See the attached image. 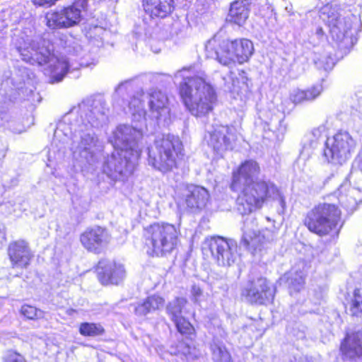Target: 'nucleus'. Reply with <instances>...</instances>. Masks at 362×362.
Here are the masks:
<instances>
[{
	"label": "nucleus",
	"mask_w": 362,
	"mask_h": 362,
	"mask_svg": "<svg viewBox=\"0 0 362 362\" xmlns=\"http://www.w3.org/2000/svg\"><path fill=\"white\" fill-rule=\"evenodd\" d=\"M259 171L258 163L249 160L233 173L230 187L233 191H240L236 199L238 211L242 215L249 214L261 209L266 202L275 200L284 212L286 209L284 197L272 182L257 179Z\"/></svg>",
	"instance_id": "obj_1"
},
{
	"label": "nucleus",
	"mask_w": 362,
	"mask_h": 362,
	"mask_svg": "<svg viewBox=\"0 0 362 362\" xmlns=\"http://www.w3.org/2000/svg\"><path fill=\"white\" fill-rule=\"evenodd\" d=\"M142 132L129 125H119L113 133L114 151L103 165V172L113 180H124L131 176L141 155L139 141Z\"/></svg>",
	"instance_id": "obj_2"
},
{
	"label": "nucleus",
	"mask_w": 362,
	"mask_h": 362,
	"mask_svg": "<svg viewBox=\"0 0 362 362\" xmlns=\"http://www.w3.org/2000/svg\"><path fill=\"white\" fill-rule=\"evenodd\" d=\"M179 89L182 102L192 115L205 116L213 110L217 95L204 71L184 78Z\"/></svg>",
	"instance_id": "obj_3"
},
{
	"label": "nucleus",
	"mask_w": 362,
	"mask_h": 362,
	"mask_svg": "<svg viewBox=\"0 0 362 362\" xmlns=\"http://www.w3.org/2000/svg\"><path fill=\"white\" fill-rule=\"evenodd\" d=\"M18 51L22 59L31 64H49L52 76L57 82L62 80L70 67L77 69V66H74L73 64L69 63L66 57L55 55L53 53V45L49 40L44 38L38 37L26 43L23 47H18Z\"/></svg>",
	"instance_id": "obj_4"
},
{
	"label": "nucleus",
	"mask_w": 362,
	"mask_h": 362,
	"mask_svg": "<svg viewBox=\"0 0 362 362\" xmlns=\"http://www.w3.org/2000/svg\"><path fill=\"white\" fill-rule=\"evenodd\" d=\"M206 57L216 59L221 64L230 66L237 61L247 62L254 52L253 43L247 39L220 40L213 37L205 45Z\"/></svg>",
	"instance_id": "obj_5"
},
{
	"label": "nucleus",
	"mask_w": 362,
	"mask_h": 362,
	"mask_svg": "<svg viewBox=\"0 0 362 362\" xmlns=\"http://www.w3.org/2000/svg\"><path fill=\"white\" fill-rule=\"evenodd\" d=\"M182 151V144L177 136H163L148 148V165L162 173H169L177 168V159Z\"/></svg>",
	"instance_id": "obj_6"
},
{
	"label": "nucleus",
	"mask_w": 362,
	"mask_h": 362,
	"mask_svg": "<svg viewBox=\"0 0 362 362\" xmlns=\"http://www.w3.org/2000/svg\"><path fill=\"white\" fill-rule=\"evenodd\" d=\"M180 230L173 224L154 223L145 229L144 237L148 252L163 257L173 252L179 241Z\"/></svg>",
	"instance_id": "obj_7"
},
{
	"label": "nucleus",
	"mask_w": 362,
	"mask_h": 362,
	"mask_svg": "<svg viewBox=\"0 0 362 362\" xmlns=\"http://www.w3.org/2000/svg\"><path fill=\"white\" fill-rule=\"evenodd\" d=\"M341 220V211L333 204H319L310 210L304 218L308 229L320 236L328 235Z\"/></svg>",
	"instance_id": "obj_8"
},
{
	"label": "nucleus",
	"mask_w": 362,
	"mask_h": 362,
	"mask_svg": "<svg viewBox=\"0 0 362 362\" xmlns=\"http://www.w3.org/2000/svg\"><path fill=\"white\" fill-rule=\"evenodd\" d=\"M66 122H61L58 124L55 131V136L60 132L64 134L67 137L72 134L76 136L80 135L81 141L77 147V151L80 156L84 158L89 164H93L95 161L96 151L98 150V138L93 132L90 129L92 127H85L81 125V122H76V124H71L69 132H65Z\"/></svg>",
	"instance_id": "obj_9"
},
{
	"label": "nucleus",
	"mask_w": 362,
	"mask_h": 362,
	"mask_svg": "<svg viewBox=\"0 0 362 362\" xmlns=\"http://www.w3.org/2000/svg\"><path fill=\"white\" fill-rule=\"evenodd\" d=\"M355 148L356 141L350 134L339 132L327 139L322 157L327 163L341 165L351 158Z\"/></svg>",
	"instance_id": "obj_10"
},
{
	"label": "nucleus",
	"mask_w": 362,
	"mask_h": 362,
	"mask_svg": "<svg viewBox=\"0 0 362 362\" xmlns=\"http://www.w3.org/2000/svg\"><path fill=\"white\" fill-rule=\"evenodd\" d=\"M241 244L254 251H261L265 246L273 242L276 237L274 229L267 228L259 230L256 219H247L243 228Z\"/></svg>",
	"instance_id": "obj_11"
},
{
	"label": "nucleus",
	"mask_w": 362,
	"mask_h": 362,
	"mask_svg": "<svg viewBox=\"0 0 362 362\" xmlns=\"http://www.w3.org/2000/svg\"><path fill=\"white\" fill-rule=\"evenodd\" d=\"M275 288L266 278L258 277L248 281L243 287L241 296L245 300L257 305H267L273 301Z\"/></svg>",
	"instance_id": "obj_12"
},
{
	"label": "nucleus",
	"mask_w": 362,
	"mask_h": 362,
	"mask_svg": "<svg viewBox=\"0 0 362 362\" xmlns=\"http://www.w3.org/2000/svg\"><path fill=\"white\" fill-rule=\"evenodd\" d=\"M108 111L105 102L102 98H88L78 105V114L81 125L98 127L106 120Z\"/></svg>",
	"instance_id": "obj_13"
},
{
	"label": "nucleus",
	"mask_w": 362,
	"mask_h": 362,
	"mask_svg": "<svg viewBox=\"0 0 362 362\" xmlns=\"http://www.w3.org/2000/svg\"><path fill=\"white\" fill-rule=\"evenodd\" d=\"M209 249L212 257L220 266H230L237 259V244L234 240L213 238L209 243Z\"/></svg>",
	"instance_id": "obj_14"
},
{
	"label": "nucleus",
	"mask_w": 362,
	"mask_h": 362,
	"mask_svg": "<svg viewBox=\"0 0 362 362\" xmlns=\"http://www.w3.org/2000/svg\"><path fill=\"white\" fill-rule=\"evenodd\" d=\"M79 8L70 5L59 11H50L45 15L46 25L50 29L73 27L81 20Z\"/></svg>",
	"instance_id": "obj_15"
},
{
	"label": "nucleus",
	"mask_w": 362,
	"mask_h": 362,
	"mask_svg": "<svg viewBox=\"0 0 362 362\" xmlns=\"http://www.w3.org/2000/svg\"><path fill=\"white\" fill-rule=\"evenodd\" d=\"M208 145L220 156L228 150H232L237 139L235 129L228 126H219L209 132L206 137Z\"/></svg>",
	"instance_id": "obj_16"
},
{
	"label": "nucleus",
	"mask_w": 362,
	"mask_h": 362,
	"mask_svg": "<svg viewBox=\"0 0 362 362\" xmlns=\"http://www.w3.org/2000/svg\"><path fill=\"white\" fill-rule=\"evenodd\" d=\"M111 240L108 230L100 226L86 229L80 236L82 245L89 252L95 254L102 252Z\"/></svg>",
	"instance_id": "obj_17"
},
{
	"label": "nucleus",
	"mask_w": 362,
	"mask_h": 362,
	"mask_svg": "<svg viewBox=\"0 0 362 362\" xmlns=\"http://www.w3.org/2000/svg\"><path fill=\"white\" fill-rule=\"evenodd\" d=\"M149 116L157 121L168 123L170 117L168 98L158 89H151L146 94Z\"/></svg>",
	"instance_id": "obj_18"
},
{
	"label": "nucleus",
	"mask_w": 362,
	"mask_h": 362,
	"mask_svg": "<svg viewBox=\"0 0 362 362\" xmlns=\"http://www.w3.org/2000/svg\"><path fill=\"white\" fill-rule=\"evenodd\" d=\"M98 279L105 286L118 285L126 276L123 264L112 260L102 259L97 267Z\"/></svg>",
	"instance_id": "obj_19"
},
{
	"label": "nucleus",
	"mask_w": 362,
	"mask_h": 362,
	"mask_svg": "<svg viewBox=\"0 0 362 362\" xmlns=\"http://www.w3.org/2000/svg\"><path fill=\"white\" fill-rule=\"evenodd\" d=\"M183 197L187 210L192 213H198L206 207L210 195L206 188L190 185L185 187Z\"/></svg>",
	"instance_id": "obj_20"
},
{
	"label": "nucleus",
	"mask_w": 362,
	"mask_h": 362,
	"mask_svg": "<svg viewBox=\"0 0 362 362\" xmlns=\"http://www.w3.org/2000/svg\"><path fill=\"white\" fill-rule=\"evenodd\" d=\"M8 255L13 268L26 269L33 257L28 243L24 240L11 243L8 248Z\"/></svg>",
	"instance_id": "obj_21"
},
{
	"label": "nucleus",
	"mask_w": 362,
	"mask_h": 362,
	"mask_svg": "<svg viewBox=\"0 0 362 362\" xmlns=\"http://www.w3.org/2000/svg\"><path fill=\"white\" fill-rule=\"evenodd\" d=\"M145 15L151 19H161L169 16L174 9L173 0H143Z\"/></svg>",
	"instance_id": "obj_22"
},
{
	"label": "nucleus",
	"mask_w": 362,
	"mask_h": 362,
	"mask_svg": "<svg viewBox=\"0 0 362 362\" xmlns=\"http://www.w3.org/2000/svg\"><path fill=\"white\" fill-rule=\"evenodd\" d=\"M339 202L349 212L356 209L358 204L362 201V189L343 183L339 188Z\"/></svg>",
	"instance_id": "obj_23"
},
{
	"label": "nucleus",
	"mask_w": 362,
	"mask_h": 362,
	"mask_svg": "<svg viewBox=\"0 0 362 362\" xmlns=\"http://www.w3.org/2000/svg\"><path fill=\"white\" fill-rule=\"evenodd\" d=\"M341 351L349 358L362 356V331L348 333L341 344Z\"/></svg>",
	"instance_id": "obj_24"
},
{
	"label": "nucleus",
	"mask_w": 362,
	"mask_h": 362,
	"mask_svg": "<svg viewBox=\"0 0 362 362\" xmlns=\"http://www.w3.org/2000/svg\"><path fill=\"white\" fill-rule=\"evenodd\" d=\"M327 23L332 37L337 41H341L351 28L346 18L341 17L338 13L329 15Z\"/></svg>",
	"instance_id": "obj_25"
},
{
	"label": "nucleus",
	"mask_w": 362,
	"mask_h": 362,
	"mask_svg": "<svg viewBox=\"0 0 362 362\" xmlns=\"http://www.w3.org/2000/svg\"><path fill=\"white\" fill-rule=\"evenodd\" d=\"M165 300L157 295L147 297L142 303L134 305V313L138 316H146L163 308Z\"/></svg>",
	"instance_id": "obj_26"
},
{
	"label": "nucleus",
	"mask_w": 362,
	"mask_h": 362,
	"mask_svg": "<svg viewBox=\"0 0 362 362\" xmlns=\"http://www.w3.org/2000/svg\"><path fill=\"white\" fill-rule=\"evenodd\" d=\"M304 264H302V269L293 268L284 276L286 279L290 293L298 292L304 287L306 272L304 269Z\"/></svg>",
	"instance_id": "obj_27"
},
{
	"label": "nucleus",
	"mask_w": 362,
	"mask_h": 362,
	"mask_svg": "<svg viewBox=\"0 0 362 362\" xmlns=\"http://www.w3.org/2000/svg\"><path fill=\"white\" fill-rule=\"evenodd\" d=\"M249 16V9L243 1L231 4L227 21L238 25H243Z\"/></svg>",
	"instance_id": "obj_28"
},
{
	"label": "nucleus",
	"mask_w": 362,
	"mask_h": 362,
	"mask_svg": "<svg viewBox=\"0 0 362 362\" xmlns=\"http://www.w3.org/2000/svg\"><path fill=\"white\" fill-rule=\"evenodd\" d=\"M146 99V94L143 91L137 93L136 95H134L129 103V108L135 117V119L144 118L146 111L144 109V100Z\"/></svg>",
	"instance_id": "obj_29"
},
{
	"label": "nucleus",
	"mask_w": 362,
	"mask_h": 362,
	"mask_svg": "<svg viewBox=\"0 0 362 362\" xmlns=\"http://www.w3.org/2000/svg\"><path fill=\"white\" fill-rule=\"evenodd\" d=\"M186 304L187 300L184 298H177L168 303L166 310L172 321L183 317V309Z\"/></svg>",
	"instance_id": "obj_30"
},
{
	"label": "nucleus",
	"mask_w": 362,
	"mask_h": 362,
	"mask_svg": "<svg viewBox=\"0 0 362 362\" xmlns=\"http://www.w3.org/2000/svg\"><path fill=\"white\" fill-rule=\"evenodd\" d=\"M60 40L62 43V42H64V49L65 53L76 57L81 55L83 52L82 47L74 38L71 36H64Z\"/></svg>",
	"instance_id": "obj_31"
},
{
	"label": "nucleus",
	"mask_w": 362,
	"mask_h": 362,
	"mask_svg": "<svg viewBox=\"0 0 362 362\" xmlns=\"http://www.w3.org/2000/svg\"><path fill=\"white\" fill-rule=\"evenodd\" d=\"M214 362H233L230 354L224 346L217 344L211 345Z\"/></svg>",
	"instance_id": "obj_32"
},
{
	"label": "nucleus",
	"mask_w": 362,
	"mask_h": 362,
	"mask_svg": "<svg viewBox=\"0 0 362 362\" xmlns=\"http://www.w3.org/2000/svg\"><path fill=\"white\" fill-rule=\"evenodd\" d=\"M104 329L99 324L83 322L79 327V332L83 336L94 337L103 333Z\"/></svg>",
	"instance_id": "obj_33"
},
{
	"label": "nucleus",
	"mask_w": 362,
	"mask_h": 362,
	"mask_svg": "<svg viewBox=\"0 0 362 362\" xmlns=\"http://www.w3.org/2000/svg\"><path fill=\"white\" fill-rule=\"evenodd\" d=\"M350 313L354 316H360L362 315V290L355 289L353 298L351 299Z\"/></svg>",
	"instance_id": "obj_34"
},
{
	"label": "nucleus",
	"mask_w": 362,
	"mask_h": 362,
	"mask_svg": "<svg viewBox=\"0 0 362 362\" xmlns=\"http://www.w3.org/2000/svg\"><path fill=\"white\" fill-rule=\"evenodd\" d=\"M313 62L318 69H323L326 71L331 70L334 65V59L328 55L318 56L315 54Z\"/></svg>",
	"instance_id": "obj_35"
},
{
	"label": "nucleus",
	"mask_w": 362,
	"mask_h": 362,
	"mask_svg": "<svg viewBox=\"0 0 362 362\" xmlns=\"http://www.w3.org/2000/svg\"><path fill=\"white\" fill-rule=\"evenodd\" d=\"M21 312L22 315L29 320L41 319L44 317L45 315L44 311L28 305H23Z\"/></svg>",
	"instance_id": "obj_36"
},
{
	"label": "nucleus",
	"mask_w": 362,
	"mask_h": 362,
	"mask_svg": "<svg viewBox=\"0 0 362 362\" xmlns=\"http://www.w3.org/2000/svg\"><path fill=\"white\" fill-rule=\"evenodd\" d=\"M173 322L175 323L177 331L182 334H191L194 330L192 325L185 317H180Z\"/></svg>",
	"instance_id": "obj_37"
},
{
	"label": "nucleus",
	"mask_w": 362,
	"mask_h": 362,
	"mask_svg": "<svg viewBox=\"0 0 362 362\" xmlns=\"http://www.w3.org/2000/svg\"><path fill=\"white\" fill-rule=\"evenodd\" d=\"M323 87L321 84H317L313 86L310 88L305 90V102L313 101L316 99L322 92Z\"/></svg>",
	"instance_id": "obj_38"
},
{
	"label": "nucleus",
	"mask_w": 362,
	"mask_h": 362,
	"mask_svg": "<svg viewBox=\"0 0 362 362\" xmlns=\"http://www.w3.org/2000/svg\"><path fill=\"white\" fill-rule=\"evenodd\" d=\"M2 362H27L25 357L21 354L14 351H8L6 354L3 357Z\"/></svg>",
	"instance_id": "obj_39"
},
{
	"label": "nucleus",
	"mask_w": 362,
	"mask_h": 362,
	"mask_svg": "<svg viewBox=\"0 0 362 362\" xmlns=\"http://www.w3.org/2000/svg\"><path fill=\"white\" fill-rule=\"evenodd\" d=\"M305 95L306 94L303 90L297 89L291 93L290 98L296 104L302 103L305 102Z\"/></svg>",
	"instance_id": "obj_40"
},
{
	"label": "nucleus",
	"mask_w": 362,
	"mask_h": 362,
	"mask_svg": "<svg viewBox=\"0 0 362 362\" xmlns=\"http://www.w3.org/2000/svg\"><path fill=\"white\" fill-rule=\"evenodd\" d=\"M88 1L89 0H74L71 5L79 8L80 13H82L83 11L87 9Z\"/></svg>",
	"instance_id": "obj_41"
},
{
	"label": "nucleus",
	"mask_w": 362,
	"mask_h": 362,
	"mask_svg": "<svg viewBox=\"0 0 362 362\" xmlns=\"http://www.w3.org/2000/svg\"><path fill=\"white\" fill-rule=\"evenodd\" d=\"M33 4L36 6L49 8L54 6L52 0H32Z\"/></svg>",
	"instance_id": "obj_42"
},
{
	"label": "nucleus",
	"mask_w": 362,
	"mask_h": 362,
	"mask_svg": "<svg viewBox=\"0 0 362 362\" xmlns=\"http://www.w3.org/2000/svg\"><path fill=\"white\" fill-rule=\"evenodd\" d=\"M132 82L131 81H125L123 83H121L117 88H116V92L118 94H122L124 90H129V88L132 89Z\"/></svg>",
	"instance_id": "obj_43"
},
{
	"label": "nucleus",
	"mask_w": 362,
	"mask_h": 362,
	"mask_svg": "<svg viewBox=\"0 0 362 362\" xmlns=\"http://www.w3.org/2000/svg\"><path fill=\"white\" fill-rule=\"evenodd\" d=\"M191 293L194 301H197L198 298L202 294V291L199 286L194 285L192 287Z\"/></svg>",
	"instance_id": "obj_44"
},
{
	"label": "nucleus",
	"mask_w": 362,
	"mask_h": 362,
	"mask_svg": "<svg viewBox=\"0 0 362 362\" xmlns=\"http://www.w3.org/2000/svg\"><path fill=\"white\" fill-rule=\"evenodd\" d=\"M355 163L357 168L362 172V153L356 158Z\"/></svg>",
	"instance_id": "obj_45"
},
{
	"label": "nucleus",
	"mask_w": 362,
	"mask_h": 362,
	"mask_svg": "<svg viewBox=\"0 0 362 362\" xmlns=\"http://www.w3.org/2000/svg\"><path fill=\"white\" fill-rule=\"evenodd\" d=\"M7 115L6 113L1 112L0 113V126L4 125L6 119Z\"/></svg>",
	"instance_id": "obj_46"
},
{
	"label": "nucleus",
	"mask_w": 362,
	"mask_h": 362,
	"mask_svg": "<svg viewBox=\"0 0 362 362\" xmlns=\"http://www.w3.org/2000/svg\"><path fill=\"white\" fill-rule=\"evenodd\" d=\"M313 134L315 137H319L320 136V131L319 129H315L313 131Z\"/></svg>",
	"instance_id": "obj_47"
},
{
	"label": "nucleus",
	"mask_w": 362,
	"mask_h": 362,
	"mask_svg": "<svg viewBox=\"0 0 362 362\" xmlns=\"http://www.w3.org/2000/svg\"><path fill=\"white\" fill-rule=\"evenodd\" d=\"M81 60H82V58L81 59ZM79 65H80L81 66H87L88 65V63H86V62H83V61H81V62H79Z\"/></svg>",
	"instance_id": "obj_48"
},
{
	"label": "nucleus",
	"mask_w": 362,
	"mask_h": 362,
	"mask_svg": "<svg viewBox=\"0 0 362 362\" xmlns=\"http://www.w3.org/2000/svg\"><path fill=\"white\" fill-rule=\"evenodd\" d=\"M317 33H318V34H321V33H322V28H320V29H318V30H317Z\"/></svg>",
	"instance_id": "obj_49"
}]
</instances>
